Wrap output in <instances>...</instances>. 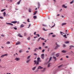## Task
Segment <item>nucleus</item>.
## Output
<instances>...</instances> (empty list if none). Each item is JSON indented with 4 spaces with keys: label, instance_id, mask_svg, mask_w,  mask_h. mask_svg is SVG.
I'll use <instances>...</instances> for the list:
<instances>
[{
    "label": "nucleus",
    "instance_id": "obj_1",
    "mask_svg": "<svg viewBox=\"0 0 74 74\" xmlns=\"http://www.w3.org/2000/svg\"><path fill=\"white\" fill-rule=\"evenodd\" d=\"M56 48H55V49H56L57 48H58L60 47V45H58L57 43H56Z\"/></svg>",
    "mask_w": 74,
    "mask_h": 74
},
{
    "label": "nucleus",
    "instance_id": "obj_2",
    "mask_svg": "<svg viewBox=\"0 0 74 74\" xmlns=\"http://www.w3.org/2000/svg\"><path fill=\"white\" fill-rule=\"evenodd\" d=\"M7 56V54H4V55H2L1 56V58H4V56Z\"/></svg>",
    "mask_w": 74,
    "mask_h": 74
},
{
    "label": "nucleus",
    "instance_id": "obj_3",
    "mask_svg": "<svg viewBox=\"0 0 74 74\" xmlns=\"http://www.w3.org/2000/svg\"><path fill=\"white\" fill-rule=\"evenodd\" d=\"M37 61L39 62H41V60H40V57L37 58Z\"/></svg>",
    "mask_w": 74,
    "mask_h": 74
},
{
    "label": "nucleus",
    "instance_id": "obj_4",
    "mask_svg": "<svg viewBox=\"0 0 74 74\" xmlns=\"http://www.w3.org/2000/svg\"><path fill=\"white\" fill-rule=\"evenodd\" d=\"M41 58L42 59H44V54H43L41 55Z\"/></svg>",
    "mask_w": 74,
    "mask_h": 74
},
{
    "label": "nucleus",
    "instance_id": "obj_5",
    "mask_svg": "<svg viewBox=\"0 0 74 74\" xmlns=\"http://www.w3.org/2000/svg\"><path fill=\"white\" fill-rule=\"evenodd\" d=\"M43 69V67H42L41 66H39L38 68V70L39 69Z\"/></svg>",
    "mask_w": 74,
    "mask_h": 74
},
{
    "label": "nucleus",
    "instance_id": "obj_6",
    "mask_svg": "<svg viewBox=\"0 0 74 74\" xmlns=\"http://www.w3.org/2000/svg\"><path fill=\"white\" fill-rule=\"evenodd\" d=\"M11 23H17V21H12L11 22Z\"/></svg>",
    "mask_w": 74,
    "mask_h": 74
},
{
    "label": "nucleus",
    "instance_id": "obj_7",
    "mask_svg": "<svg viewBox=\"0 0 74 74\" xmlns=\"http://www.w3.org/2000/svg\"><path fill=\"white\" fill-rule=\"evenodd\" d=\"M62 7L64 8H67V6H65V5H63L62 6Z\"/></svg>",
    "mask_w": 74,
    "mask_h": 74
},
{
    "label": "nucleus",
    "instance_id": "obj_8",
    "mask_svg": "<svg viewBox=\"0 0 74 74\" xmlns=\"http://www.w3.org/2000/svg\"><path fill=\"white\" fill-rule=\"evenodd\" d=\"M6 23L7 25H11V26H13V24L11 23Z\"/></svg>",
    "mask_w": 74,
    "mask_h": 74
},
{
    "label": "nucleus",
    "instance_id": "obj_9",
    "mask_svg": "<svg viewBox=\"0 0 74 74\" xmlns=\"http://www.w3.org/2000/svg\"><path fill=\"white\" fill-rule=\"evenodd\" d=\"M38 8L39 9V8H40V3H38Z\"/></svg>",
    "mask_w": 74,
    "mask_h": 74
},
{
    "label": "nucleus",
    "instance_id": "obj_10",
    "mask_svg": "<svg viewBox=\"0 0 74 74\" xmlns=\"http://www.w3.org/2000/svg\"><path fill=\"white\" fill-rule=\"evenodd\" d=\"M24 26H25L23 25V24H21L20 26V28H22L24 27Z\"/></svg>",
    "mask_w": 74,
    "mask_h": 74
},
{
    "label": "nucleus",
    "instance_id": "obj_11",
    "mask_svg": "<svg viewBox=\"0 0 74 74\" xmlns=\"http://www.w3.org/2000/svg\"><path fill=\"white\" fill-rule=\"evenodd\" d=\"M67 24L66 23H63L61 24V26H64V25H66Z\"/></svg>",
    "mask_w": 74,
    "mask_h": 74
},
{
    "label": "nucleus",
    "instance_id": "obj_12",
    "mask_svg": "<svg viewBox=\"0 0 74 74\" xmlns=\"http://www.w3.org/2000/svg\"><path fill=\"white\" fill-rule=\"evenodd\" d=\"M51 59H52V57H51L50 58L49 60V61L48 62V63H49V62H50V61H51Z\"/></svg>",
    "mask_w": 74,
    "mask_h": 74
},
{
    "label": "nucleus",
    "instance_id": "obj_13",
    "mask_svg": "<svg viewBox=\"0 0 74 74\" xmlns=\"http://www.w3.org/2000/svg\"><path fill=\"white\" fill-rule=\"evenodd\" d=\"M36 69V66H35L32 69V70L33 71L35 70Z\"/></svg>",
    "mask_w": 74,
    "mask_h": 74
},
{
    "label": "nucleus",
    "instance_id": "obj_14",
    "mask_svg": "<svg viewBox=\"0 0 74 74\" xmlns=\"http://www.w3.org/2000/svg\"><path fill=\"white\" fill-rule=\"evenodd\" d=\"M64 43H65V44H69V43H70V42L69 41H66L64 42Z\"/></svg>",
    "mask_w": 74,
    "mask_h": 74
},
{
    "label": "nucleus",
    "instance_id": "obj_15",
    "mask_svg": "<svg viewBox=\"0 0 74 74\" xmlns=\"http://www.w3.org/2000/svg\"><path fill=\"white\" fill-rule=\"evenodd\" d=\"M70 48H69V49H71V48H74V46L73 45H71L70 46Z\"/></svg>",
    "mask_w": 74,
    "mask_h": 74
},
{
    "label": "nucleus",
    "instance_id": "obj_16",
    "mask_svg": "<svg viewBox=\"0 0 74 74\" xmlns=\"http://www.w3.org/2000/svg\"><path fill=\"white\" fill-rule=\"evenodd\" d=\"M53 58L55 60V61H56V57L54 56H53Z\"/></svg>",
    "mask_w": 74,
    "mask_h": 74
},
{
    "label": "nucleus",
    "instance_id": "obj_17",
    "mask_svg": "<svg viewBox=\"0 0 74 74\" xmlns=\"http://www.w3.org/2000/svg\"><path fill=\"white\" fill-rule=\"evenodd\" d=\"M46 70V68H44L43 69V70H42V72H44V71H45V70Z\"/></svg>",
    "mask_w": 74,
    "mask_h": 74
},
{
    "label": "nucleus",
    "instance_id": "obj_18",
    "mask_svg": "<svg viewBox=\"0 0 74 74\" xmlns=\"http://www.w3.org/2000/svg\"><path fill=\"white\" fill-rule=\"evenodd\" d=\"M38 50V48H36L34 49V51L35 52H36V51H37V50Z\"/></svg>",
    "mask_w": 74,
    "mask_h": 74
},
{
    "label": "nucleus",
    "instance_id": "obj_19",
    "mask_svg": "<svg viewBox=\"0 0 74 74\" xmlns=\"http://www.w3.org/2000/svg\"><path fill=\"white\" fill-rule=\"evenodd\" d=\"M15 60L16 61H18V60H19V58H16L15 59Z\"/></svg>",
    "mask_w": 74,
    "mask_h": 74
},
{
    "label": "nucleus",
    "instance_id": "obj_20",
    "mask_svg": "<svg viewBox=\"0 0 74 74\" xmlns=\"http://www.w3.org/2000/svg\"><path fill=\"white\" fill-rule=\"evenodd\" d=\"M59 53H58V54H57L56 55V57H58V56H59Z\"/></svg>",
    "mask_w": 74,
    "mask_h": 74
},
{
    "label": "nucleus",
    "instance_id": "obj_21",
    "mask_svg": "<svg viewBox=\"0 0 74 74\" xmlns=\"http://www.w3.org/2000/svg\"><path fill=\"white\" fill-rule=\"evenodd\" d=\"M19 37H23V36H22L20 34H19Z\"/></svg>",
    "mask_w": 74,
    "mask_h": 74
},
{
    "label": "nucleus",
    "instance_id": "obj_22",
    "mask_svg": "<svg viewBox=\"0 0 74 74\" xmlns=\"http://www.w3.org/2000/svg\"><path fill=\"white\" fill-rule=\"evenodd\" d=\"M33 18H34V19H37V16H34Z\"/></svg>",
    "mask_w": 74,
    "mask_h": 74
},
{
    "label": "nucleus",
    "instance_id": "obj_23",
    "mask_svg": "<svg viewBox=\"0 0 74 74\" xmlns=\"http://www.w3.org/2000/svg\"><path fill=\"white\" fill-rule=\"evenodd\" d=\"M62 53H66V51L64 50H62Z\"/></svg>",
    "mask_w": 74,
    "mask_h": 74
},
{
    "label": "nucleus",
    "instance_id": "obj_24",
    "mask_svg": "<svg viewBox=\"0 0 74 74\" xmlns=\"http://www.w3.org/2000/svg\"><path fill=\"white\" fill-rule=\"evenodd\" d=\"M38 12V11H36V12H35L34 13V15H36V14H37V12Z\"/></svg>",
    "mask_w": 74,
    "mask_h": 74
},
{
    "label": "nucleus",
    "instance_id": "obj_25",
    "mask_svg": "<svg viewBox=\"0 0 74 74\" xmlns=\"http://www.w3.org/2000/svg\"><path fill=\"white\" fill-rule=\"evenodd\" d=\"M39 62L38 61H37V62L36 61V64H39Z\"/></svg>",
    "mask_w": 74,
    "mask_h": 74
},
{
    "label": "nucleus",
    "instance_id": "obj_26",
    "mask_svg": "<svg viewBox=\"0 0 74 74\" xmlns=\"http://www.w3.org/2000/svg\"><path fill=\"white\" fill-rule=\"evenodd\" d=\"M60 34H61V35H62V36H63V34H64V33L63 32H60Z\"/></svg>",
    "mask_w": 74,
    "mask_h": 74
},
{
    "label": "nucleus",
    "instance_id": "obj_27",
    "mask_svg": "<svg viewBox=\"0 0 74 74\" xmlns=\"http://www.w3.org/2000/svg\"><path fill=\"white\" fill-rule=\"evenodd\" d=\"M5 9H4L2 10H1V12H3V11H5Z\"/></svg>",
    "mask_w": 74,
    "mask_h": 74
},
{
    "label": "nucleus",
    "instance_id": "obj_28",
    "mask_svg": "<svg viewBox=\"0 0 74 74\" xmlns=\"http://www.w3.org/2000/svg\"><path fill=\"white\" fill-rule=\"evenodd\" d=\"M63 37H65V38H67V36H66V34H65V35H64Z\"/></svg>",
    "mask_w": 74,
    "mask_h": 74
},
{
    "label": "nucleus",
    "instance_id": "obj_29",
    "mask_svg": "<svg viewBox=\"0 0 74 74\" xmlns=\"http://www.w3.org/2000/svg\"><path fill=\"white\" fill-rule=\"evenodd\" d=\"M3 15H4V16H5V12L3 13Z\"/></svg>",
    "mask_w": 74,
    "mask_h": 74
},
{
    "label": "nucleus",
    "instance_id": "obj_30",
    "mask_svg": "<svg viewBox=\"0 0 74 74\" xmlns=\"http://www.w3.org/2000/svg\"><path fill=\"white\" fill-rule=\"evenodd\" d=\"M30 60H28L27 62H26V63H29V62H30Z\"/></svg>",
    "mask_w": 74,
    "mask_h": 74
},
{
    "label": "nucleus",
    "instance_id": "obj_31",
    "mask_svg": "<svg viewBox=\"0 0 74 74\" xmlns=\"http://www.w3.org/2000/svg\"><path fill=\"white\" fill-rule=\"evenodd\" d=\"M62 66H63V65H62V64L58 66V68H60V67H62Z\"/></svg>",
    "mask_w": 74,
    "mask_h": 74
},
{
    "label": "nucleus",
    "instance_id": "obj_32",
    "mask_svg": "<svg viewBox=\"0 0 74 74\" xmlns=\"http://www.w3.org/2000/svg\"><path fill=\"white\" fill-rule=\"evenodd\" d=\"M7 44H10V42H6Z\"/></svg>",
    "mask_w": 74,
    "mask_h": 74
},
{
    "label": "nucleus",
    "instance_id": "obj_33",
    "mask_svg": "<svg viewBox=\"0 0 74 74\" xmlns=\"http://www.w3.org/2000/svg\"><path fill=\"white\" fill-rule=\"evenodd\" d=\"M41 37H40V38H39L38 39V41H40V39H41Z\"/></svg>",
    "mask_w": 74,
    "mask_h": 74
},
{
    "label": "nucleus",
    "instance_id": "obj_34",
    "mask_svg": "<svg viewBox=\"0 0 74 74\" xmlns=\"http://www.w3.org/2000/svg\"><path fill=\"white\" fill-rule=\"evenodd\" d=\"M66 47V45H65V44H64L63 45V47L64 48V47Z\"/></svg>",
    "mask_w": 74,
    "mask_h": 74
},
{
    "label": "nucleus",
    "instance_id": "obj_35",
    "mask_svg": "<svg viewBox=\"0 0 74 74\" xmlns=\"http://www.w3.org/2000/svg\"><path fill=\"white\" fill-rule=\"evenodd\" d=\"M30 58V56H28L27 58V59H29Z\"/></svg>",
    "mask_w": 74,
    "mask_h": 74
},
{
    "label": "nucleus",
    "instance_id": "obj_36",
    "mask_svg": "<svg viewBox=\"0 0 74 74\" xmlns=\"http://www.w3.org/2000/svg\"><path fill=\"white\" fill-rule=\"evenodd\" d=\"M31 9H29V12H32V11H31Z\"/></svg>",
    "mask_w": 74,
    "mask_h": 74
},
{
    "label": "nucleus",
    "instance_id": "obj_37",
    "mask_svg": "<svg viewBox=\"0 0 74 74\" xmlns=\"http://www.w3.org/2000/svg\"><path fill=\"white\" fill-rule=\"evenodd\" d=\"M16 45H19V42H16Z\"/></svg>",
    "mask_w": 74,
    "mask_h": 74
},
{
    "label": "nucleus",
    "instance_id": "obj_38",
    "mask_svg": "<svg viewBox=\"0 0 74 74\" xmlns=\"http://www.w3.org/2000/svg\"><path fill=\"white\" fill-rule=\"evenodd\" d=\"M73 3H74V1H72L70 3V4H73Z\"/></svg>",
    "mask_w": 74,
    "mask_h": 74
},
{
    "label": "nucleus",
    "instance_id": "obj_39",
    "mask_svg": "<svg viewBox=\"0 0 74 74\" xmlns=\"http://www.w3.org/2000/svg\"><path fill=\"white\" fill-rule=\"evenodd\" d=\"M34 63H35L34 64V65L36 64V60H34Z\"/></svg>",
    "mask_w": 74,
    "mask_h": 74
},
{
    "label": "nucleus",
    "instance_id": "obj_40",
    "mask_svg": "<svg viewBox=\"0 0 74 74\" xmlns=\"http://www.w3.org/2000/svg\"><path fill=\"white\" fill-rule=\"evenodd\" d=\"M19 52L20 53H21V52H23V51L22 50H21L19 51Z\"/></svg>",
    "mask_w": 74,
    "mask_h": 74
},
{
    "label": "nucleus",
    "instance_id": "obj_41",
    "mask_svg": "<svg viewBox=\"0 0 74 74\" xmlns=\"http://www.w3.org/2000/svg\"><path fill=\"white\" fill-rule=\"evenodd\" d=\"M45 50L44 49H43L42 51V53H44V52L45 51Z\"/></svg>",
    "mask_w": 74,
    "mask_h": 74
},
{
    "label": "nucleus",
    "instance_id": "obj_42",
    "mask_svg": "<svg viewBox=\"0 0 74 74\" xmlns=\"http://www.w3.org/2000/svg\"><path fill=\"white\" fill-rule=\"evenodd\" d=\"M14 29L15 30H17V28H16V27H13V28H12V29Z\"/></svg>",
    "mask_w": 74,
    "mask_h": 74
},
{
    "label": "nucleus",
    "instance_id": "obj_43",
    "mask_svg": "<svg viewBox=\"0 0 74 74\" xmlns=\"http://www.w3.org/2000/svg\"><path fill=\"white\" fill-rule=\"evenodd\" d=\"M42 26H45V27H47V25L45 24H42Z\"/></svg>",
    "mask_w": 74,
    "mask_h": 74
},
{
    "label": "nucleus",
    "instance_id": "obj_44",
    "mask_svg": "<svg viewBox=\"0 0 74 74\" xmlns=\"http://www.w3.org/2000/svg\"><path fill=\"white\" fill-rule=\"evenodd\" d=\"M54 25L53 26H52V27H51V28H52V27H55V24L54 23Z\"/></svg>",
    "mask_w": 74,
    "mask_h": 74
},
{
    "label": "nucleus",
    "instance_id": "obj_45",
    "mask_svg": "<svg viewBox=\"0 0 74 74\" xmlns=\"http://www.w3.org/2000/svg\"><path fill=\"white\" fill-rule=\"evenodd\" d=\"M50 64H51V63H49L48 65V67H49V66H50Z\"/></svg>",
    "mask_w": 74,
    "mask_h": 74
},
{
    "label": "nucleus",
    "instance_id": "obj_46",
    "mask_svg": "<svg viewBox=\"0 0 74 74\" xmlns=\"http://www.w3.org/2000/svg\"><path fill=\"white\" fill-rule=\"evenodd\" d=\"M51 34H53V33H50L49 34V36H50L51 35Z\"/></svg>",
    "mask_w": 74,
    "mask_h": 74
},
{
    "label": "nucleus",
    "instance_id": "obj_47",
    "mask_svg": "<svg viewBox=\"0 0 74 74\" xmlns=\"http://www.w3.org/2000/svg\"><path fill=\"white\" fill-rule=\"evenodd\" d=\"M52 37H56V35H53Z\"/></svg>",
    "mask_w": 74,
    "mask_h": 74
},
{
    "label": "nucleus",
    "instance_id": "obj_48",
    "mask_svg": "<svg viewBox=\"0 0 74 74\" xmlns=\"http://www.w3.org/2000/svg\"><path fill=\"white\" fill-rule=\"evenodd\" d=\"M0 19H3V17L2 16H0Z\"/></svg>",
    "mask_w": 74,
    "mask_h": 74
},
{
    "label": "nucleus",
    "instance_id": "obj_49",
    "mask_svg": "<svg viewBox=\"0 0 74 74\" xmlns=\"http://www.w3.org/2000/svg\"><path fill=\"white\" fill-rule=\"evenodd\" d=\"M31 26V24H30L29 25L28 27V28H29Z\"/></svg>",
    "mask_w": 74,
    "mask_h": 74
},
{
    "label": "nucleus",
    "instance_id": "obj_50",
    "mask_svg": "<svg viewBox=\"0 0 74 74\" xmlns=\"http://www.w3.org/2000/svg\"><path fill=\"white\" fill-rule=\"evenodd\" d=\"M29 18H28L27 20V21L28 22H30V21H29Z\"/></svg>",
    "mask_w": 74,
    "mask_h": 74
},
{
    "label": "nucleus",
    "instance_id": "obj_51",
    "mask_svg": "<svg viewBox=\"0 0 74 74\" xmlns=\"http://www.w3.org/2000/svg\"><path fill=\"white\" fill-rule=\"evenodd\" d=\"M38 48H39V49H41L42 48H41V47H39Z\"/></svg>",
    "mask_w": 74,
    "mask_h": 74
},
{
    "label": "nucleus",
    "instance_id": "obj_52",
    "mask_svg": "<svg viewBox=\"0 0 74 74\" xmlns=\"http://www.w3.org/2000/svg\"><path fill=\"white\" fill-rule=\"evenodd\" d=\"M27 39H28V40H30V37H28L27 38Z\"/></svg>",
    "mask_w": 74,
    "mask_h": 74
},
{
    "label": "nucleus",
    "instance_id": "obj_53",
    "mask_svg": "<svg viewBox=\"0 0 74 74\" xmlns=\"http://www.w3.org/2000/svg\"><path fill=\"white\" fill-rule=\"evenodd\" d=\"M36 36H38V37H40V35L38 34H36Z\"/></svg>",
    "mask_w": 74,
    "mask_h": 74
},
{
    "label": "nucleus",
    "instance_id": "obj_54",
    "mask_svg": "<svg viewBox=\"0 0 74 74\" xmlns=\"http://www.w3.org/2000/svg\"><path fill=\"white\" fill-rule=\"evenodd\" d=\"M41 40H45V39L43 38H41Z\"/></svg>",
    "mask_w": 74,
    "mask_h": 74
},
{
    "label": "nucleus",
    "instance_id": "obj_55",
    "mask_svg": "<svg viewBox=\"0 0 74 74\" xmlns=\"http://www.w3.org/2000/svg\"><path fill=\"white\" fill-rule=\"evenodd\" d=\"M43 30H44V31H47V30L45 29V28H43Z\"/></svg>",
    "mask_w": 74,
    "mask_h": 74
},
{
    "label": "nucleus",
    "instance_id": "obj_56",
    "mask_svg": "<svg viewBox=\"0 0 74 74\" xmlns=\"http://www.w3.org/2000/svg\"><path fill=\"white\" fill-rule=\"evenodd\" d=\"M4 36H5L4 35H3V34H1V36H2V37H4Z\"/></svg>",
    "mask_w": 74,
    "mask_h": 74
},
{
    "label": "nucleus",
    "instance_id": "obj_57",
    "mask_svg": "<svg viewBox=\"0 0 74 74\" xmlns=\"http://www.w3.org/2000/svg\"><path fill=\"white\" fill-rule=\"evenodd\" d=\"M24 36H26V33H24Z\"/></svg>",
    "mask_w": 74,
    "mask_h": 74
},
{
    "label": "nucleus",
    "instance_id": "obj_58",
    "mask_svg": "<svg viewBox=\"0 0 74 74\" xmlns=\"http://www.w3.org/2000/svg\"><path fill=\"white\" fill-rule=\"evenodd\" d=\"M36 32H35L34 33V35H36Z\"/></svg>",
    "mask_w": 74,
    "mask_h": 74
},
{
    "label": "nucleus",
    "instance_id": "obj_59",
    "mask_svg": "<svg viewBox=\"0 0 74 74\" xmlns=\"http://www.w3.org/2000/svg\"><path fill=\"white\" fill-rule=\"evenodd\" d=\"M34 55H36V56H37V54L36 53H34Z\"/></svg>",
    "mask_w": 74,
    "mask_h": 74
},
{
    "label": "nucleus",
    "instance_id": "obj_60",
    "mask_svg": "<svg viewBox=\"0 0 74 74\" xmlns=\"http://www.w3.org/2000/svg\"><path fill=\"white\" fill-rule=\"evenodd\" d=\"M60 60H63V58H62L60 59Z\"/></svg>",
    "mask_w": 74,
    "mask_h": 74
},
{
    "label": "nucleus",
    "instance_id": "obj_61",
    "mask_svg": "<svg viewBox=\"0 0 74 74\" xmlns=\"http://www.w3.org/2000/svg\"><path fill=\"white\" fill-rule=\"evenodd\" d=\"M26 52H27V53H29V51H26Z\"/></svg>",
    "mask_w": 74,
    "mask_h": 74
},
{
    "label": "nucleus",
    "instance_id": "obj_62",
    "mask_svg": "<svg viewBox=\"0 0 74 74\" xmlns=\"http://www.w3.org/2000/svg\"><path fill=\"white\" fill-rule=\"evenodd\" d=\"M59 15H60V14H58L57 15V16H59Z\"/></svg>",
    "mask_w": 74,
    "mask_h": 74
},
{
    "label": "nucleus",
    "instance_id": "obj_63",
    "mask_svg": "<svg viewBox=\"0 0 74 74\" xmlns=\"http://www.w3.org/2000/svg\"><path fill=\"white\" fill-rule=\"evenodd\" d=\"M66 58H69V56H66Z\"/></svg>",
    "mask_w": 74,
    "mask_h": 74
},
{
    "label": "nucleus",
    "instance_id": "obj_64",
    "mask_svg": "<svg viewBox=\"0 0 74 74\" xmlns=\"http://www.w3.org/2000/svg\"><path fill=\"white\" fill-rule=\"evenodd\" d=\"M42 44H43V45H44L45 44V43L43 42V43H42Z\"/></svg>",
    "mask_w": 74,
    "mask_h": 74
}]
</instances>
